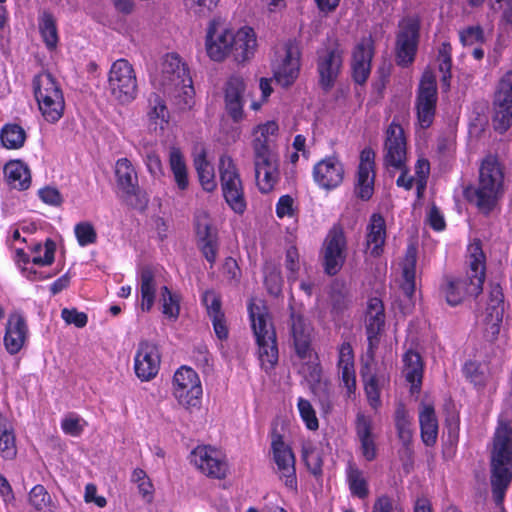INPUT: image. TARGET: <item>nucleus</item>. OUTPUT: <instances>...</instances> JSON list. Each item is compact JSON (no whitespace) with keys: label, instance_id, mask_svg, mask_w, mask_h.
Listing matches in <instances>:
<instances>
[{"label":"nucleus","instance_id":"nucleus-1","mask_svg":"<svg viewBox=\"0 0 512 512\" xmlns=\"http://www.w3.org/2000/svg\"><path fill=\"white\" fill-rule=\"evenodd\" d=\"M155 89L162 91L173 101L179 110L190 109L194 105L195 91L189 70L176 54H167L160 66L151 75Z\"/></svg>","mask_w":512,"mask_h":512},{"label":"nucleus","instance_id":"nucleus-2","mask_svg":"<svg viewBox=\"0 0 512 512\" xmlns=\"http://www.w3.org/2000/svg\"><path fill=\"white\" fill-rule=\"evenodd\" d=\"M468 269L465 277L445 278L441 289L451 306L460 304L468 296H477L483 289L486 258L480 241H474L467 250Z\"/></svg>","mask_w":512,"mask_h":512},{"label":"nucleus","instance_id":"nucleus-3","mask_svg":"<svg viewBox=\"0 0 512 512\" xmlns=\"http://www.w3.org/2000/svg\"><path fill=\"white\" fill-rule=\"evenodd\" d=\"M512 481V429L500 424L495 432L491 452L492 493L495 503L501 506L506 490Z\"/></svg>","mask_w":512,"mask_h":512},{"label":"nucleus","instance_id":"nucleus-4","mask_svg":"<svg viewBox=\"0 0 512 512\" xmlns=\"http://www.w3.org/2000/svg\"><path fill=\"white\" fill-rule=\"evenodd\" d=\"M249 318L256 343L261 367L271 370L278 362L276 333L264 302L252 299L248 304Z\"/></svg>","mask_w":512,"mask_h":512},{"label":"nucleus","instance_id":"nucleus-5","mask_svg":"<svg viewBox=\"0 0 512 512\" xmlns=\"http://www.w3.org/2000/svg\"><path fill=\"white\" fill-rule=\"evenodd\" d=\"M504 173L502 166L495 156L489 155L483 159L479 168L478 186L466 190V197L478 209L487 214L496 205L503 193Z\"/></svg>","mask_w":512,"mask_h":512},{"label":"nucleus","instance_id":"nucleus-6","mask_svg":"<svg viewBox=\"0 0 512 512\" xmlns=\"http://www.w3.org/2000/svg\"><path fill=\"white\" fill-rule=\"evenodd\" d=\"M290 335L297 357L305 363L302 373L315 381L320 378L318 357L311 347L313 328L300 311L290 304Z\"/></svg>","mask_w":512,"mask_h":512},{"label":"nucleus","instance_id":"nucleus-7","mask_svg":"<svg viewBox=\"0 0 512 512\" xmlns=\"http://www.w3.org/2000/svg\"><path fill=\"white\" fill-rule=\"evenodd\" d=\"M33 89L44 119L49 123L58 122L65 109L64 95L59 83L50 73L43 72L34 77Z\"/></svg>","mask_w":512,"mask_h":512},{"label":"nucleus","instance_id":"nucleus-8","mask_svg":"<svg viewBox=\"0 0 512 512\" xmlns=\"http://www.w3.org/2000/svg\"><path fill=\"white\" fill-rule=\"evenodd\" d=\"M421 18L416 13L403 16L395 33V57L399 66L407 67L415 60L420 41Z\"/></svg>","mask_w":512,"mask_h":512},{"label":"nucleus","instance_id":"nucleus-9","mask_svg":"<svg viewBox=\"0 0 512 512\" xmlns=\"http://www.w3.org/2000/svg\"><path fill=\"white\" fill-rule=\"evenodd\" d=\"M107 91L119 104L134 101L138 95V82L132 64L126 59L116 60L108 73Z\"/></svg>","mask_w":512,"mask_h":512},{"label":"nucleus","instance_id":"nucleus-10","mask_svg":"<svg viewBox=\"0 0 512 512\" xmlns=\"http://www.w3.org/2000/svg\"><path fill=\"white\" fill-rule=\"evenodd\" d=\"M219 174L223 197L228 206L237 214H243L247 203L243 183L236 164L228 155L219 159Z\"/></svg>","mask_w":512,"mask_h":512},{"label":"nucleus","instance_id":"nucleus-11","mask_svg":"<svg viewBox=\"0 0 512 512\" xmlns=\"http://www.w3.org/2000/svg\"><path fill=\"white\" fill-rule=\"evenodd\" d=\"M198 374L190 367L182 366L173 377V395L185 409L198 407L202 396Z\"/></svg>","mask_w":512,"mask_h":512},{"label":"nucleus","instance_id":"nucleus-12","mask_svg":"<svg viewBox=\"0 0 512 512\" xmlns=\"http://www.w3.org/2000/svg\"><path fill=\"white\" fill-rule=\"evenodd\" d=\"M301 50L297 43L289 41L276 54L272 69L274 79L283 87L292 85L299 76Z\"/></svg>","mask_w":512,"mask_h":512},{"label":"nucleus","instance_id":"nucleus-13","mask_svg":"<svg viewBox=\"0 0 512 512\" xmlns=\"http://www.w3.org/2000/svg\"><path fill=\"white\" fill-rule=\"evenodd\" d=\"M271 453L275 463V471L287 489L297 491L295 456L291 447L283 440L282 435L273 433L271 438Z\"/></svg>","mask_w":512,"mask_h":512},{"label":"nucleus","instance_id":"nucleus-14","mask_svg":"<svg viewBox=\"0 0 512 512\" xmlns=\"http://www.w3.org/2000/svg\"><path fill=\"white\" fill-rule=\"evenodd\" d=\"M383 163L387 171L407 163V141L402 126L393 120L386 130Z\"/></svg>","mask_w":512,"mask_h":512},{"label":"nucleus","instance_id":"nucleus-15","mask_svg":"<svg viewBox=\"0 0 512 512\" xmlns=\"http://www.w3.org/2000/svg\"><path fill=\"white\" fill-rule=\"evenodd\" d=\"M436 77L431 71H425L419 83L416 110L419 124L428 128L434 119L437 104Z\"/></svg>","mask_w":512,"mask_h":512},{"label":"nucleus","instance_id":"nucleus-16","mask_svg":"<svg viewBox=\"0 0 512 512\" xmlns=\"http://www.w3.org/2000/svg\"><path fill=\"white\" fill-rule=\"evenodd\" d=\"M347 252V241L343 228L334 225L328 232L323 243V260L325 272L335 275L342 268Z\"/></svg>","mask_w":512,"mask_h":512},{"label":"nucleus","instance_id":"nucleus-17","mask_svg":"<svg viewBox=\"0 0 512 512\" xmlns=\"http://www.w3.org/2000/svg\"><path fill=\"white\" fill-rule=\"evenodd\" d=\"M115 176L119 189L134 207H143L147 200L138 184V175L128 158H120L115 164Z\"/></svg>","mask_w":512,"mask_h":512},{"label":"nucleus","instance_id":"nucleus-18","mask_svg":"<svg viewBox=\"0 0 512 512\" xmlns=\"http://www.w3.org/2000/svg\"><path fill=\"white\" fill-rule=\"evenodd\" d=\"M190 461L201 473L211 478L222 479L228 470L224 455L209 445L194 448Z\"/></svg>","mask_w":512,"mask_h":512},{"label":"nucleus","instance_id":"nucleus-19","mask_svg":"<svg viewBox=\"0 0 512 512\" xmlns=\"http://www.w3.org/2000/svg\"><path fill=\"white\" fill-rule=\"evenodd\" d=\"M317 70L320 84L329 89L333 86L343 64V50L337 43L329 44L317 53Z\"/></svg>","mask_w":512,"mask_h":512},{"label":"nucleus","instance_id":"nucleus-20","mask_svg":"<svg viewBox=\"0 0 512 512\" xmlns=\"http://www.w3.org/2000/svg\"><path fill=\"white\" fill-rule=\"evenodd\" d=\"M494 105V127L503 133L512 123V70L501 78L495 94Z\"/></svg>","mask_w":512,"mask_h":512},{"label":"nucleus","instance_id":"nucleus-21","mask_svg":"<svg viewBox=\"0 0 512 512\" xmlns=\"http://www.w3.org/2000/svg\"><path fill=\"white\" fill-rule=\"evenodd\" d=\"M161 356L158 346L151 341L141 340L134 356V371L141 381H150L160 369Z\"/></svg>","mask_w":512,"mask_h":512},{"label":"nucleus","instance_id":"nucleus-22","mask_svg":"<svg viewBox=\"0 0 512 512\" xmlns=\"http://www.w3.org/2000/svg\"><path fill=\"white\" fill-rule=\"evenodd\" d=\"M345 169L341 160L334 155L327 156L318 161L312 171L314 182L325 190H332L341 185L344 180Z\"/></svg>","mask_w":512,"mask_h":512},{"label":"nucleus","instance_id":"nucleus-23","mask_svg":"<svg viewBox=\"0 0 512 512\" xmlns=\"http://www.w3.org/2000/svg\"><path fill=\"white\" fill-rule=\"evenodd\" d=\"M375 152L372 148H364L359 157L356 173L355 193L362 200H369L374 193Z\"/></svg>","mask_w":512,"mask_h":512},{"label":"nucleus","instance_id":"nucleus-24","mask_svg":"<svg viewBox=\"0 0 512 512\" xmlns=\"http://www.w3.org/2000/svg\"><path fill=\"white\" fill-rule=\"evenodd\" d=\"M198 246L208 262L213 264L217 257L218 242L216 231L212 228L211 219L206 211H197L194 219Z\"/></svg>","mask_w":512,"mask_h":512},{"label":"nucleus","instance_id":"nucleus-25","mask_svg":"<svg viewBox=\"0 0 512 512\" xmlns=\"http://www.w3.org/2000/svg\"><path fill=\"white\" fill-rule=\"evenodd\" d=\"M29 338L25 317L19 312L10 313L5 326L3 344L10 355L19 353Z\"/></svg>","mask_w":512,"mask_h":512},{"label":"nucleus","instance_id":"nucleus-26","mask_svg":"<svg viewBox=\"0 0 512 512\" xmlns=\"http://www.w3.org/2000/svg\"><path fill=\"white\" fill-rule=\"evenodd\" d=\"M233 43V30L211 24L206 36V50L208 56L214 61H222L231 55Z\"/></svg>","mask_w":512,"mask_h":512},{"label":"nucleus","instance_id":"nucleus-27","mask_svg":"<svg viewBox=\"0 0 512 512\" xmlns=\"http://www.w3.org/2000/svg\"><path fill=\"white\" fill-rule=\"evenodd\" d=\"M355 434L361 455L366 461H373L377 457V435L374 432L373 419L358 412L355 418Z\"/></svg>","mask_w":512,"mask_h":512},{"label":"nucleus","instance_id":"nucleus-28","mask_svg":"<svg viewBox=\"0 0 512 512\" xmlns=\"http://www.w3.org/2000/svg\"><path fill=\"white\" fill-rule=\"evenodd\" d=\"M336 367L342 385L346 388V394L351 397L356 390V370L354 351L349 342H343L338 346Z\"/></svg>","mask_w":512,"mask_h":512},{"label":"nucleus","instance_id":"nucleus-29","mask_svg":"<svg viewBox=\"0 0 512 512\" xmlns=\"http://www.w3.org/2000/svg\"><path fill=\"white\" fill-rule=\"evenodd\" d=\"M256 185L261 193L271 192L280 179L279 163L273 156L254 157Z\"/></svg>","mask_w":512,"mask_h":512},{"label":"nucleus","instance_id":"nucleus-30","mask_svg":"<svg viewBox=\"0 0 512 512\" xmlns=\"http://www.w3.org/2000/svg\"><path fill=\"white\" fill-rule=\"evenodd\" d=\"M257 48V35L253 28L243 26L236 31L233 30L231 56L236 62L244 63L251 60Z\"/></svg>","mask_w":512,"mask_h":512},{"label":"nucleus","instance_id":"nucleus-31","mask_svg":"<svg viewBox=\"0 0 512 512\" xmlns=\"http://www.w3.org/2000/svg\"><path fill=\"white\" fill-rule=\"evenodd\" d=\"M374 53V42L371 36L362 38L353 52L352 70L354 80L364 83L371 69V60Z\"/></svg>","mask_w":512,"mask_h":512},{"label":"nucleus","instance_id":"nucleus-32","mask_svg":"<svg viewBox=\"0 0 512 512\" xmlns=\"http://www.w3.org/2000/svg\"><path fill=\"white\" fill-rule=\"evenodd\" d=\"M244 92L245 83L241 77L232 76L227 81L225 88V108L234 122H239L244 118Z\"/></svg>","mask_w":512,"mask_h":512},{"label":"nucleus","instance_id":"nucleus-33","mask_svg":"<svg viewBox=\"0 0 512 512\" xmlns=\"http://www.w3.org/2000/svg\"><path fill=\"white\" fill-rule=\"evenodd\" d=\"M278 124L267 121L253 129L252 150L254 157L273 155L272 149L278 134Z\"/></svg>","mask_w":512,"mask_h":512},{"label":"nucleus","instance_id":"nucleus-34","mask_svg":"<svg viewBox=\"0 0 512 512\" xmlns=\"http://www.w3.org/2000/svg\"><path fill=\"white\" fill-rule=\"evenodd\" d=\"M365 321L369 351H372L378 343V334L385 322L384 307L379 298L374 297L369 299Z\"/></svg>","mask_w":512,"mask_h":512},{"label":"nucleus","instance_id":"nucleus-35","mask_svg":"<svg viewBox=\"0 0 512 512\" xmlns=\"http://www.w3.org/2000/svg\"><path fill=\"white\" fill-rule=\"evenodd\" d=\"M386 240V222L382 215L373 214L370 217L366 228V246L367 251L373 257H378L383 253V246Z\"/></svg>","mask_w":512,"mask_h":512},{"label":"nucleus","instance_id":"nucleus-36","mask_svg":"<svg viewBox=\"0 0 512 512\" xmlns=\"http://www.w3.org/2000/svg\"><path fill=\"white\" fill-rule=\"evenodd\" d=\"M141 309L149 312L155 303L156 292L159 290V278L155 271L150 267H143L139 272Z\"/></svg>","mask_w":512,"mask_h":512},{"label":"nucleus","instance_id":"nucleus-37","mask_svg":"<svg viewBox=\"0 0 512 512\" xmlns=\"http://www.w3.org/2000/svg\"><path fill=\"white\" fill-rule=\"evenodd\" d=\"M421 439L426 446H433L438 436V421L433 405L421 403L419 407Z\"/></svg>","mask_w":512,"mask_h":512},{"label":"nucleus","instance_id":"nucleus-38","mask_svg":"<svg viewBox=\"0 0 512 512\" xmlns=\"http://www.w3.org/2000/svg\"><path fill=\"white\" fill-rule=\"evenodd\" d=\"M403 375L411 385V392H419L423 377V363L417 352L409 350L403 355Z\"/></svg>","mask_w":512,"mask_h":512},{"label":"nucleus","instance_id":"nucleus-39","mask_svg":"<svg viewBox=\"0 0 512 512\" xmlns=\"http://www.w3.org/2000/svg\"><path fill=\"white\" fill-rule=\"evenodd\" d=\"M7 183L14 189L25 190L31 184V174L28 167L20 160H12L4 166Z\"/></svg>","mask_w":512,"mask_h":512},{"label":"nucleus","instance_id":"nucleus-40","mask_svg":"<svg viewBox=\"0 0 512 512\" xmlns=\"http://www.w3.org/2000/svg\"><path fill=\"white\" fill-rule=\"evenodd\" d=\"M416 261V248L409 246L403 261V282L401 284V290L408 299H411L415 293Z\"/></svg>","mask_w":512,"mask_h":512},{"label":"nucleus","instance_id":"nucleus-41","mask_svg":"<svg viewBox=\"0 0 512 512\" xmlns=\"http://www.w3.org/2000/svg\"><path fill=\"white\" fill-rule=\"evenodd\" d=\"M346 480L350 493L359 498L365 499L369 495L368 481L364 472L360 470L353 461H349L346 467Z\"/></svg>","mask_w":512,"mask_h":512},{"label":"nucleus","instance_id":"nucleus-42","mask_svg":"<svg viewBox=\"0 0 512 512\" xmlns=\"http://www.w3.org/2000/svg\"><path fill=\"white\" fill-rule=\"evenodd\" d=\"M394 420L399 440L404 446L408 447L412 442L414 434L413 417L409 414L404 404L399 403L397 405Z\"/></svg>","mask_w":512,"mask_h":512},{"label":"nucleus","instance_id":"nucleus-43","mask_svg":"<svg viewBox=\"0 0 512 512\" xmlns=\"http://www.w3.org/2000/svg\"><path fill=\"white\" fill-rule=\"evenodd\" d=\"M194 166L202 188L207 192L215 190L217 183L215 181L214 168L206 159V152L201 149L194 157Z\"/></svg>","mask_w":512,"mask_h":512},{"label":"nucleus","instance_id":"nucleus-44","mask_svg":"<svg viewBox=\"0 0 512 512\" xmlns=\"http://www.w3.org/2000/svg\"><path fill=\"white\" fill-rule=\"evenodd\" d=\"M17 455L14 429L0 412V457L12 460Z\"/></svg>","mask_w":512,"mask_h":512},{"label":"nucleus","instance_id":"nucleus-45","mask_svg":"<svg viewBox=\"0 0 512 512\" xmlns=\"http://www.w3.org/2000/svg\"><path fill=\"white\" fill-rule=\"evenodd\" d=\"M169 165L170 169L173 173L174 180L177 184V187L180 190L187 189L189 185L187 166L181 153L180 149L177 147H172L169 153Z\"/></svg>","mask_w":512,"mask_h":512},{"label":"nucleus","instance_id":"nucleus-46","mask_svg":"<svg viewBox=\"0 0 512 512\" xmlns=\"http://www.w3.org/2000/svg\"><path fill=\"white\" fill-rule=\"evenodd\" d=\"M39 31L41 37L49 50H53L58 44V31L56 20L49 12H43L38 20Z\"/></svg>","mask_w":512,"mask_h":512},{"label":"nucleus","instance_id":"nucleus-47","mask_svg":"<svg viewBox=\"0 0 512 512\" xmlns=\"http://www.w3.org/2000/svg\"><path fill=\"white\" fill-rule=\"evenodd\" d=\"M0 139L4 147L18 149L24 145L26 133L21 126L8 124L2 128Z\"/></svg>","mask_w":512,"mask_h":512},{"label":"nucleus","instance_id":"nucleus-48","mask_svg":"<svg viewBox=\"0 0 512 512\" xmlns=\"http://www.w3.org/2000/svg\"><path fill=\"white\" fill-rule=\"evenodd\" d=\"M147 116L151 125H159L161 129L168 122V110L159 95L153 94L150 96Z\"/></svg>","mask_w":512,"mask_h":512},{"label":"nucleus","instance_id":"nucleus-49","mask_svg":"<svg viewBox=\"0 0 512 512\" xmlns=\"http://www.w3.org/2000/svg\"><path fill=\"white\" fill-rule=\"evenodd\" d=\"M385 383V377L383 375H372L368 381L365 383V394L367 397V401L371 408L375 411L379 409L381 406V387Z\"/></svg>","mask_w":512,"mask_h":512},{"label":"nucleus","instance_id":"nucleus-50","mask_svg":"<svg viewBox=\"0 0 512 512\" xmlns=\"http://www.w3.org/2000/svg\"><path fill=\"white\" fill-rule=\"evenodd\" d=\"M160 302L164 316L176 320L180 312L179 299L167 286L160 287Z\"/></svg>","mask_w":512,"mask_h":512},{"label":"nucleus","instance_id":"nucleus-51","mask_svg":"<svg viewBox=\"0 0 512 512\" xmlns=\"http://www.w3.org/2000/svg\"><path fill=\"white\" fill-rule=\"evenodd\" d=\"M55 243L47 239L45 243L36 244L33 248L32 262L39 266L50 265L54 261Z\"/></svg>","mask_w":512,"mask_h":512},{"label":"nucleus","instance_id":"nucleus-52","mask_svg":"<svg viewBox=\"0 0 512 512\" xmlns=\"http://www.w3.org/2000/svg\"><path fill=\"white\" fill-rule=\"evenodd\" d=\"M487 310L490 311L489 314L496 324L502 322L504 313L503 293L498 285L491 287Z\"/></svg>","mask_w":512,"mask_h":512},{"label":"nucleus","instance_id":"nucleus-53","mask_svg":"<svg viewBox=\"0 0 512 512\" xmlns=\"http://www.w3.org/2000/svg\"><path fill=\"white\" fill-rule=\"evenodd\" d=\"M439 70L442 73V85L448 89L450 86L451 77V45L449 43H442L438 53Z\"/></svg>","mask_w":512,"mask_h":512},{"label":"nucleus","instance_id":"nucleus-54","mask_svg":"<svg viewBox=\"0 0 512 512\" xmlns=\"http://www.w3.org/2000/svg\"><path fill=\"white\" fill-rule=\"evenodd\" d=\"M302 458L308 470L315 476L322 474V458L319 451L312 445H304L302 448Z\"/></svg>","mask_w":512,"mask_h":512},{"label":"nucleus","instance_id":"nucleus-55","mask_svg":"<svg viewBox=\"0 0 512 512\" xmlns=\"http://www.w3.org/2000/svg\"><path fill=\"white\" fill-rule=\"evenodd\" d=\"M86 425V421L74 413L66 415L61 420V429L65 434L72 437H79L83 433Z\"/></svg>","mask_w":512,"mask_h":512},{"label":"nucleus","instance_id":"nucleus-56","mask_svg":"<svg viewBox=\"0 0 512 512\" xmlns=\"http://www.w3.org/2000/svg\"><path fill=\"white\" fill-rule=\"evenodd\" d=\"M29 501L38 512H46L51 504V497L42 485H36L29 493Z\"/></svg>","mask_w":512,"mask_h":512},{"label":"nucleus","instance_id":"nucleus-57","mask_svg":"<svg viewBox=\"0 0 512 512\" xmlns=\"http://www.w3.org/2000/svg\"><path fill=\"white\" fill-rule=\"evenodd\" d=\"M297 407L299 414L303 422L305 423L306 427L309 430H317L319 427V423L312 404L308 400L300 397L298 398L297 401Z\"/></svg>","mask_w":512,"mask_h":512},{"label":"nucleus","instance_id":"nucleus-58","mask_svg":"<svg viewBox=\"0 0 512 512\" xmlns=\"http://www.w3.org/2000/svg\"><path fill=\"white\" fill-rule=\"evenodd\" d=\"M140 155L146 165L148 172L153 178H160L163 176V166L159 155L152 149L144 148L140 151Z\"/></svg>","mask_w":512,"mask_h":512},{"label":"nucleus","instance_id":"nucleus-59","mask_svg":"<svg viewBox=\"0 0 512 512\" xmlns=\"http://www.w3.org/2000/svg\"><path fill=\"white\" fill-rule=\"evenodd\" d=\"M74 233L78 244L82 247L94 244L97 240V233L89 222H80L75 225Z\"/></svg>","mask_w":512,"mask_h":512},{"label":"nucleus","instance_id":"nucleus-60","mask_svg":"<svg viewBox=\"0 0 512 512\" xmlns=\"http://www.w3.org/2000/svg\"><path fill=\"white\" fill-rule=\"evenodd\" d=\"M202 302L210 319L224 314L221 299L215 291H205L202 296Z\"/></svg>","mask_w":512,"mask_h":512},{"label":"nucleus","instance_id":"nucleus-61","mask_svg":"<svg viewBox=\"0 0 512 512\" xmlns=\"http://www.w3.org/2000/svg\"><path fill=\"white\" fill-rule=\"evenodd\" d=\"M372 512H405V510L393 497L381 495L375 499Z\"/></svg>","mask_w":512,"mask_h":512},{"label":"nucleus","instance_id":"nucleus-62","mask_svg":"<svg viewBox=\"0 0 512 512\" xmlns=\"http://www.w3.org/2000/svg\"><path fill=\"white\" fill-rule=\"evenodd\" d=\"M285 266L288 271L287 279L290 283L298 279L300 270L299 253L295 247H290L286 251Z\"/></svg>","mask_w":512,"mask_h":512},{"label":"nucleus","instance_id":"nucleus-63","mask_svg":"<svg viewBox=\"0 0 512 512\" xmlns=\"http://www.w3.org/2000/svg\"><path fill=\"white\" fill-rule=\"evenodd\" d=\"M463 46L470 47L482 44L485 40L483 30L480 26L468 27L459 33Z\"/></svg>","mask_w":512,"mask_h":512},{"label":"nucleus","instance_id":"nucleus-64","mask_svg":"<svg viewBox=\"0 0 512 512\" xmlns=\"http://www.w3.org/2000/svg\"><path fill=\"white\" fill-rule=\"evenodd\" d=\"M131 480L137 484L138 490L143 497H148L150 500L153 494V485L146 472L139 468L135 469L132 473Z\"/></svg>","mask_w":512,"mask_h":512}]
</instances>
